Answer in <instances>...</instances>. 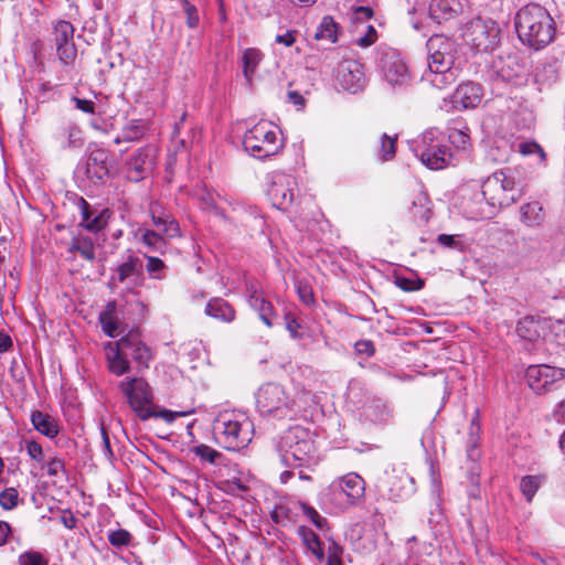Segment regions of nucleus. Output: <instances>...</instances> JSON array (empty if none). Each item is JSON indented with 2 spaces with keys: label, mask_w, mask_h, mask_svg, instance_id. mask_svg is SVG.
<instances>
[{
  "label": "nucleus",
  "mask_w": 565,
  "mask_h": 565,
  "mask_svg": "<svg viewBox=\"0 0 565 565\" xmlns=\"http://www.w3.org/2000/svg\"><path fill=\"white\" fill-rule=\"evenodd\" d=\"M483 202L469 211L470 217L490 220L500 210L515 203L522 196V186L510 169L489 175L481 185Z\"/></svg>",
  "instance_id": "nucleus-1"
},
{
  "label": "nucleus",
  "mask_w": 565,
  "mask_h": 565,
  "mask_svg": "<svg viewBox=\"0 0 565 565\" xmlns=\"http://www.w3.org/2000/svg\"><path fill=\"white\" fill-rule=\"evenodd\" d=\"M428 70L422 79L433 87L445 89L454 84L458 76L455 67L457 46L449 38L436 34L427 41Z\"/></svg>",
  "instance_id": "nucleus-2"
},
{
  "label": "nucleus",
  "mask_w": 565,
  "mask_h": 565,
  "mask_svg": "<svg viewBox=\"0 0 565 565\" xmlns=\"http://www.w3.org/2000/svg\"><path fill=\"white\" fill-rule=\"evenodd\" d=\"M514 22L519 39L534 50L546 46L553 40L554 21L541 4H526L518 11Z\"/></svg>",
  "instance_id": "nucleus-3"
},
{
  "label": "nucleus",
  "mask_w": 565,
  "mask_h": 565,
  "mask_svg": "<svg viewBox=\"0 0 565 565\" xmlns=\"http://www.w3.org/2000/svg\"><path fill=\"white\" fill-rule=\"evenodd\" d=\"M276 451L284 466L302 468L317 465L319 458L311 433L294 426L284 431L275 444Z\"/></svg>",
  "instance_id": "nucleus-4"
},
{
  "label": "nucleus",
  "mask_w": 565,
  "mask_h": 565,
  "mask_svg": "<svg viewBox=\"0 0 565 565\" xmlns=\"http://www.w3.org/2000/svg\"><path fill=\"white\" fill-rule=\"evenodd\" d=\"M364 493V479L355 472H350L323 488L318 499L324 511L339 513L358 505L363 500Z\"/></svg>",
  "instance_id": "nucleus-5"
},
{
  "label": "nucleus",
  "mask_w": 565,
  "mask_h": 565,
  "mask_svg": "<svg viewBox=\"0 0 565 565\" xmlns=\"http://www.w3.org/2000/svg\"><path fill=\"white\" fill-rule=\"evenodd\" d=\"M255 399L263 417L291 420L300 413L296 395L279 383L263 384L255 393Z\"/></svg>",
  "instance_id": "nucleus-6"
},
{
  "label": "nucleus",
  "mask_w": 565,
  "mask_h": 565,
  "mask_svg": "<svg viewBox=\"0 0 565 565\" xmlns=\"http://www.w3.org/2000/svg\"><path fill=\"white\" fill-rule=\"evenodd\" d=\"M217 443L227 450L245 448L253 438L254 424L244 413L222 415L214 425Z\"/></svg>",
  "instance_id": "nucleus-7"
},
{
  "label": "nucleus",
  "mask_w": 565,
  "mask_h": 565,
  "mask_svg": "<svg viewBox=\"0 0 565 565\" xmlns=\"http://www.w3.org/2000/svg\"><path fill=\"white\" fill-rule=\"evenodd\" d=\"M243 145L250 156L265 159L281 150L282 140L276 126L269 121H259L245 132Z\"/></svg>",
  "instance_id": "nucleus-8"
},
{
  "label": "nucleus",
  "mask_w": 565,
  "mask_h": 565,
  "mask_svg": "<svg viewBox=\"0 0 565 565\" xmlns=\"http://www.w3.org/2000/svg\"><path fill=\"white\" fill-rule=\"evenodd\" d=\"M501 30L492 19L477 17L462 28L465 42L476 52H492L500 43Z\"/></svg>",
  "instance_id": "nucleus-9"
},
{
  "label": "nucleus",
  "mask_w": 565,
  "mask_h": 565,
  "mask_svg": "<svg viewBox=\"0 0 565 565\" xmlns=\"http://www.w3.org/2000/svg\"><path fill=\"white\" fill-rule=\"evenodd\" d=\"M413 151L423 164L431 170H439L447 167L452 158L449 148L443 143L440 134L435 129L426 130L415 141Z\"/></svg>",
  "instance_id": "nucleus-10"
},
{
  "label": "nucleus",
  "mask_w": 565,
  "mask_h": 565,
  "mask_svg": "<svg viewBox=\"0 0 565 565\" xmlns=\"http://www.w3.org/2000/svg\"><path fill=\"white\" fill-rule=\"evenodd\" d=\"M119 388L127 398L130 408L141 420L151 418L149 407L153 404L150 385L142 377H128L120 382Z\"/></svg>",
  "instance_id": "nucleus-11"
},
{
  "label": "nucleus",
  "mask_w": 565,
  "mask_h": 565,
  "mask_svg": "<svg viewBox=\"0 0 565 565\" xmlns=\"http://www.w3.org/2000/svg\"><path fill=\"white\" fill-rule=\"evenodd\" d=\"M379 67L384 81L392 87H407L412 82L411 71L402 54L394 49L381 52Z\"/></svg>",
  "instance_id": "nucleus-12"
},
{
  "label": "nucleus",
  "mask_w": 565,
  "mask_h": 565,
  "mask_svg": "<svg viewBox=\"0 0 565 565\" xmlns=\"http://www.w3.org/2000/svg\"><path fill=\"white\" fill-rule=\"evenodd\" d=\"M298 192V183L294 175L285 172H274L267 189V195L273 206L287 210Z\"/></svg>",
  "instance_id": "nucleus-13"
},
{
  "label": "nucleus",
  "mask_w": 565,
  "mask_h": 565,
  "mask_svg": "<svg viewBox=\"0 0 565 565\" xmlns=\"http://www.w3.org/2000/svg\"><path fill=\"white\" fill-rule=\"evenodd\" d=\"M525 377L529 386L536 394H545L554 388V385L565 379V369L548 364L530 365Z\"/></svg>",
  "instance_id": "nucleus-14"
},
{
  "label": "nucleus",
  "mask_w": 565,
  "mask_h": 565,
  "mask_svg": "<svg viewBox=\"0 0 565 565\" xmlns=\"http://www.w3.org/2000/svg\"><path fill=\"white\" fill-rule=\"evenodd\" d=\"M482 95L480 84L475 82L462 83L448 98H444L443 108L447 111L450 109L462 110L476 108L481 103Z\"/></svg>",
  "instance_id": "nucleus-15"
},
{
  "label": "nucleus",
  "mask_w": 565,
  "mask_h": 565,
  "mask_svg": "<svg viewBox=\"0 0 565 565\" xmlns=\"http://www.w3.org/2000/svg\"><path fill=\"white\" fill-rule=\"evenodd\" d=\"M380 492L392 501L407 498L414 491L413 479L407 475L385 473L379 483Z\"/></svg>",
  "instance_id": "nucleus-16"
},
{
  "label": "nucleus",
  "mask_w": 565,
  "mask_h": 565,
  "mask_svg": "<svg viewBox=\"0 0 565 565\" xmlns=\"http://www.w3.org/2000/svg\"><path fill=\"white\" fill-rule=\"evenodd\" d=\"M337 81L343 89L356 93L365 82L363 66L358 61L344 60L338 66Z\"/></svg>",
  "instance_id": "nucleus-17"
},
{
  "label": "nucleus",
  "mask_w": 565,
  "mask_h": 565,
  "mask_svg": "<svg viewBox=\"0 0 565 565\" xmlns=\"http://www.w3.org/2000/svg\"><path fill=\"white\" fill-rule=\"evenodd\" d=\"M124 350L126 355H130L141 367H148L151 360L149 347L140 339L138 330H130L126 335L119 339V349Z\"/></svg>",
  "instance_id": "nucleus-18"
},
{
  "label": "nucleus",
  "mask_w": 565,
  "mask_h": 565,
  "mask_svg": "<svg viewBox=\"0 0 565 565\" xmlns=\"http://www.w3.org/2000/svg\"><path fill=\"white\" fill-rule=\"evenodd\" d=\"M468 9L467 0H431L429 15L437 23H441L457 19Z\"/></svg>",
  "instance_id": "nucleus-19"
},
{
  "label": "nucleus",
  "mask_w": 565,
  "mask_h": 565,
  "mask_svg": "<svg viewBox=\"0 0 565 565\" xmlns=\"http://www.w3.org/2000/svg\"><path fill=\"white\" fill-rule=\"evenodd\" d=\"M108 152L95 146L89 150L85 163V174L94 183H100L108 175Z\"/></svg>",
  "instance_id": "nucleus-20"
},
{
  "label": "nucleus",
  "mask_w": 565,
  "mask_h": 565,
  "mask_svg": "<svg viewBox=\"0 0 565 565\" xmlns=\"http://www.w3.org/2000/svg\"><path fill=\"white\" fill-rule=\"evenodd\" d=\"M156 151L152 147L138 149L128 161L129 178L136 182L145 178L154 164Z\"/></svg>",
  "instance_id": "nucleus-21"
},
{
  "label": "nucleus",
  "mask_w": 565,
  "mask_h": 565,
  "mask_svg": "<svg viewBox=\"0 0 565 565\" xmlns=\"http://www.w3.org/2000/svg\"><path fill=\"white\" fill-rule=\"evenodd\" d=\"M248 303L267 327L270 328L279 323L278 313L262 290H252L248 295Z\"/></svg>",
  "instance_id": "nucleus-22"
},
{
  "label": "nucleus",
  "mask_w": 565,
  "mask_h": 565,
  "mask_svg": "<svg viewBox=\"0 0 565 565\" xmlns=\"http://www.w3.org/2000/svg\"><path fill=\"white\" fill-rule=\"evenodd\" d=\"M78 207L82 214V225L90 232H99L106 227L110 217L108 209L100 211L93 210L90 204L83 198L78 199Z\"/></svg>",
  "instance_id": "nucleus-23"
},
{
  "label": "nucleus",
  "mask_w": 565,
  "mask_h": 565,
  "mask_svg": "<svg viewBox=\"0 0 565 565\" xmlns=\"http://www.w3.org/2000/svg\"><path fill=\"white\" fill-rule=\"evenodd\" d=\"M559 76V63L556 58H551L539 63L533 72L534 83L539 86V89L551 87L557 82Z\"/></svg>",
  "instance_id": "nucleus-24"
},
{
  "label": "nucleus",
  "mask_w": 565,
  "mask_h": 565,
  "mask_svg": "<svg viewBox=\"0 0 565 565\" xmlns=\"http://www.w3.org/2000/svg\"><path fill=\"white\" fill-rule=\"evenodd\" d=\"M132 235L135 241L149 252L164 254L169 247L164 236L152 230L139 226L132 232Z\"/></svg>",
  "instance_id": "nucleus-25"
},
{
  "label": "nucleus",
  "mask_w": 565,
  "mask_h": 565,
  "mask_svg": "<svg viewBox=\"0 0 565 565\" xmlns=\"http://www.w3.org/2000/svg\"><path fill=\"white\" fill-rule=\"evenodd\" d=\"M160 206L158 204L151 206V220L154 226H157L164 236L169 238L179 237L181 235L180 226L177 220L164 211L159 212Z\"/></svg>",
  "instance_id": "nucleus-26"
},
{
  "label": "nucleus",
  "mask_w": 565,
  "mask_h": 565,
  "mask_svg": "<svg viewBox=\"0 0 565 565\" xmlns=\"http://www.w3.org/2000/svg\"><path fill=\"white\" fill-rule=\"evenodd\" d=\"M54 138L62 149L81 148L84 145L83 131L75 124H67L60 127Z\"/></svg>",
  "instance_id": "nucleus-27"
},
{
  "label": "nucleus",
  "mask_w": 565,
  "mask_h": 565,
  "mask_svg": "<svg viewBox=\"0 0 565 565\" xmlns=\"http://www.w3.org/2000/svg\"><path fill=\"white\" fill-rule=\"evenodd\" d=\"M30 419L33 428L50 439L55 438L60 433L58 422L47 413L33 411Z\"/></svg>",
  "instance_id": "nucleus-28"
},
{
  "label": "nucleus",
  "mask_w": 565,
  "mask_h": 565,
  "mask_svg": "<svg viewBox=\"0 0 565 565\" xmlns=\"http://www.w3.org/2000/svg\"><path fill=\"white\" fill-rule=\"evenodd\" d=\"M537 328L543 332V339L550 338L558 345L565 347V321L553 319L551 317H543L537 321Z\"/></svg>",
  "instance_id": "nucleus-29"
},
{
  "label": "nucleus",
  "mask_w": 565,
  "mask_h": 565,
  "mask_svg": "<svg viewBox=\"0 0 565 565\" xmlns=\"http://www.w3.org/2000/svg\"><path fill=\"white\" fill-rule=\"evenodd\" d=\"M108 367L111 373L122 375L129 371L130 364L124 350L119 349V340L115 343L109 342L106 347Z\"/></svg>",
  "instance_id": "nucleus-30"
},
{
  "label": "nucleus",
  "mask_w": 565,
  "mask_h": 565,
  "mask_svg": "<svg viewBox=\"0 0 565 565\" xmlns=\"http://www.w3.org/2000/svg\"><path fill=\"white\" fill-rule=\"evenodd\" d=\"M297 533L300 536L307 551L310 552L319 563L324 562V550L322 547V542L317 533L305 525L299 526Z\"/></svg>",
  "instance_id": "nucleus-31"
},
{
  "label": "nucleus",
  "mask_w": 565,
  "mask_h": 565,
  "mask_svg": "<svg viewBox=\"0 0 565 565\" xmlns=\"http://www.w3.org/2000/svg\"><path fill=\"white\" fill-rule=\"evenodd\" d=\"M541 319H543V317L526 316L519 320L515 330L518 335L531 343H535L543 339V332L537 328V321Z\"/></svg>",
  "instance_id": "nucleus-32"
},
{
  "label": "nucleus",
  "mask_w": 565,
  "mask_h": 565,
  "mask_svg": "<svg viewBox=\"0 0 565 565\" xmlns=\"http://www.w3.org/2000/svg\"><path fill=\"white\" fill-rule=\"evenodd\" d=\"M264 55L258 49L249 47L243 51L241 62L243 75L248 85H252L253 77Z\"/></svg>",
  "instance_id": "nucleus-33"
},
{
  "label": "nucleus",
  "mask_w": 565,
  "mask_h": 565,
  "mask_svg": "<svg viewBox=\"0 0 565 565\" xmlns=\"http://www.w3.org/2000/svg\"><path fill=\"white\" fill-rule=\"evenodd\" d=\"M493 73L502 81L510 82L518 77V63L515 56L497 57L492 62Z\"/></svg>",
  "instance_id": "nucleus-34"
},
{
  "label": "nucleus",
  "mask_w": 565,
  "mask_h": 565,
  "mask_svg": "<svg viewBox=\"0 0 565 565\" xmlns=\"http://www.w3.org/2000/svg\"><path fill=\"white\" fill-rule=\"evenodd\" d=\"M392 414V407L382 399H373L364 406V415L373 423H386Z\"/></svg>",
  "instance_id": "nucleus-35"
},
{
  "label": "nucleus",
  "mask_w": 565,
  "mask_h": 565,
  "mask_svg": "<svg viewBox=\"0 0 565 565\" xmlns=\"http://www.w3.org/2000/svg\"><path fill=\"white\" fill-rule=\"evenodd\" d=\"M205 313L225 322H231L235 318L234 309L222 298L211 299L205 307Z\"/></svg>",
  "instance_id": "nucleus-36"
},
{
  "label": "nucleus",
  "mask_w": 565,
  "mask_h": 565,
  "mask_svg": "<svg viewBox=\"0 0 565 565\" xmlns=\"http://www.w3.org/2000/svg\"><path fill=\"white\" fill-rule=\"evenodd\" d=\"M143 264L140 258L129 255L117 268L119 280L138 278L142 274Z\"/></svg>",
  "instance_id": "nucleus-37"
},
{
  "label": "nucleus",
  "mask_w": 565,
  "mask_h": 565,
  "mask_svg": "<svg viewBox=\"0 0 565 565\" xmlns=\"http://www.w3.org/2000/svg\"><path fill=\"white\" fill-rule=\"evenodd\" d=\"M521 220L527 226H540L544 222L543 207L539 202H530L521 206Z\"/></svg>",
  "instance_id": "nucleus-38"
},
{
  "label": "nucleus",
  "mask_w": 565,
  "mask_h": 565,
  "mask_svg": "<svg viewBox=\"0 0 565 565\" xmlns=\"http://www.w3.org/2000/svg\"><path fill=\"white\" fill-rule=\"evenodd\" d=\"M145 134V127L141 120L132 119L126 124L120 135H118L114 142L119 145L121 142L138 141Z\"/></svg>",
  "instance_id": "nucleus-39"
},
{
  "label": "nucleus",
  "mask_w": 565,
  "mask_h": 565,
  "mask_svg": "<svg viewBox=\"0 0 565 565\" xmlns=\"http://www.w3.org/2000/svg\"><path fill=\"white\" fill-rule=\"evenodd\" d=\"M411 213L414 218L420 222H428L431 217V210L429 207L428 198L425 194L419 193L413 201Z\"/></svg>",
  "instance_id": "nucleus-40"
},
{
  "label": "nucleus",
  "mask_w": 565,
  "mask_h": 565,
  "mask_svg": "<svg viewBox=\"0 0 565 565\" xmlns=\"http://www.w3.org/2000/svg\"><path fill=\"white\" fill-rule=\"evenodd\" d=\"M338 24L331 17H324L315 34L317 40H328L330 43H335L338 40Z\"/></svg>",
  "instance_id": "nucleus-41"
},
{
  "label": "nucleus",
  "mask_w": 565,
  "mask_h": 565,
  "mask_svg": "<svg viewBox=\"0 0 565 565\" xmlns=\"http://www.w3.org/2000/svg\"><path fill=\"white\" fill-rule=\"evenodd\" d=\"M74 26L71 22L61 20L54 26V41L56 45L67 44L73 41Z\"/></svg>",
  "instance_id": "nucleus-42"
},
{
  "label": "nucleus",
  "mask_w": 565,
  "mask_h": 565,
  "mask_svg": "<svg viewBox=\"0 0 565 565\" xmlns=\"http://www.w3.org/2000/svg\"><path fill=\"white\" fill-rule=\"evenodd\" d=\"M70 250L79 253L85 259L88 260H92L95 257L94 244L89 237L73 238Z\"/></svg>",
  "instance_id": "nucleus-43"
},
{
  "label": "nucleus",
  "mask_w": 565,
  "mask_h": 565,
  "mask_svg": "<svg viewBox=\"0 0 565 565\" xmlns=\"http://www.w3.org/2000/svg\"><path fill=\"white\" fill-rule=\"evenodd\" d=\"M397 137H391L383 134L381 137V146L379 150V159L383 162L390 161L395 157Z\"/></svg>",
  "instance_id": "nucleus-44"
},
{
  "label": "nucleus",
  "mask_w": 565,
  "mask_h": 565,
  "mask_svg": "<svg viewBox=\"0 0 565 565\" xmlns=\"http://www.w3.org/2000/svg\"><path fill=\"white\" fill-rule=\"evenodd\" d=\"M191 451L202 461L213 465H216L218 459L222 458V454L220 451L204 444L192 447Z\"/></svg>",
  "instance_id": "nucleus-45"
},
{
  "label": "nucleus",
  "mask_w": 565,
  "mask_h": 565,
  "mask_svg": "<svg viewBox=\"0 0 565 565\" xmlns=\"http://www.w3.org/2000/svg\"><path fill=\"white\" fill-rule=\"evenodd\" d=\"M193 411L189 412H173L166 408H160L159 406L152 404L151 407H149V413L151 414V418H161L166 423L171 424L178 417H184L189 414H191Z\"/></svg>",
  "instance_id": "nucleus-46"
},
{
  "label": "nucleus",
  "mask_w": 565,
  "mask_h": 565,
  "mask_svg": "<svg viewBox=\"0 0 565 565\" xmlns=\"http://www.w3.org/2000/svg\"><path fill=\"white\" fill-rule=\"evenodd\" d=\"M20 503L19 492L15 488L9 487L0 491V507L3 510L11 511Z\"/></svg>",
  "instance_id": "nucleus-47"
},
{
  "label": "nucleus",
  "mask_w": 565,
  "mask_h": 565,
  "mask_svg": "<svg viewBox=\"0 0 565 565\" xmlns=\"http://www.w3.org/2000/svg\"><path fill=\"white\" fill-rule=\"evenodd\" d=\"M108 542L116 548H122L130 545L132 540L131 534L124 529L109 531L107 534Z\"/></svg>",
  "instance_id": "nucleus-48"
},
{
  "label": "nucleus",
  "mask_w": 565,
  "mask_h": 565,
  "mask_svg": "<svg viewBox=\"0 0 565 565\" xmlns=\"http://www.w3.org/2000/svg\"><path fill=\"white\" fill-rule=\"evenodd\" d=\"M274 523L286 526L292 521L291 509L286 504H277L270 513Z\"/></svg>",
  "instance_id": "nucleus-49"
},
{
  "label": "nucleus",
  "mask_w": 565,
  "mask_h": 565,
  "mask_svg": "<svg viewBox=\"0 0 565 565\" xmlns=\"http://www.w3.org/2000/svg\"><path fill=\"white\" fill-rule=\"evenodd\" d=\"M56 51H57L60 61L64 65H71L74 63L76 55H77V50H76L74 42H68L67 44L56 45Z\"/></svg>",
  "instance_id": "nucleus-50"
},
{
  "label": "nucleus",
  "mask_w": 565,
  "mask_h": 565,
  "mask_svg": "<svg viewBox=\"0 0 565 565\" xmlns=\"http://www.w3.org/2000/svg\"><path fill=\"white\" fill-rule=\"evenodd\" d=\"M146 269L149 273L151 279H156V280L164 279V276L162 273L166 269V265L160 258L147 256Z\"/></svg>",
  "instance_id": "nucleus-51"
},
{
  "label": "nucleus",
  "mask_w": 565,
  "mask_h": 565,
  "mask_svg": "<svg viewBox=\"0 0 565 565\" xmlns=\"http://www.w3.org/2000/svg\"><path fill=\"white\" fill-rule=\"evenodd\" d=\"M299 507L303 514L316 525L317 529L323 530L327 526V519L321 516L315 508L303 502H300Z\"/></svg>",
  "instance_id": "nucleus-52"
},
{
  "label": "nucleus",
  "mask_w": 565,
  "mask_h": 565,
  "mask_svg": "<svg viewBox=\"0 0 565 565\" xmlns=\"http://www.w3.org/2000/svg\"><path fill=\"white\" fill-rule=\"evenodd\" d=\"M520 488L526 501L530 502L539 489V479L534 476H525L521 479Z\"/></svg>",
  "instance_id": "nucleus-53"
},
{
  "label": "nucleus",
  "mask_w": 565,
  "mask_h": 565,
  "mask_svg": "<svg viewBox=\"0 0 565 565\" xmlns=\"http://www.w3.org/2000/svg\"><path fill=\"white\" fill-rule=\"evenodd\" d=\"M436 241L440 246L449 249L459 252L465 249V243L460 239L459 235L439 234Z\"/></svg>",
  "instance_id": "nucleus-54"
},
{
  "label": "nucleus",
  "mask_w": 565,
  "mask_h": 565,
  "mask_svg": "<svg viewBox=\"0 0 565 565\" xmlns=\"http://www.w3.org/2000/svg\"><path fill=\"white\" fill-rule=\"evenodd\" d=\"M180 1L183 7V11L186 15V25L190 29L198 28V25L200 23V17H199L196 7L194 4H192L191 2H189V0H180Z\"/></svg>",
  "instance_id": "nucleus-55"
},
{
  "label": "nucleus",
  "mask_w": 565,
  "mask_h": 565,
  "mask_svg": "<svg viewBox=\"0 0 565 565\" xmlns=\"http://www.w3.org/2000/svg\"><path fill=\"white\" fill-rule=\"evenodd\" d=\"M98 319L102 326V330L106 335L110 338H116L118 335V324L116 317H107V315H99Z\"/></svg>",
  "instance_id": "nucleus-56"
},
{
  "label": "nucleus",
  "mask_w": 565,
  "mask_h": 565,
  "mask_svg": "<svg viewBox=\"0 0 565 565\" xmlns=\"http://www.w3.org/2000/svg\"><path fill=\"white\" fill-rule=\"evenodd\" d=\"M294 288L302 303L308 307L316 303L312 285H294Z\"/></svg>",
  "instance_id": "nucleus-57"
},
{
  "label": "nucleus",
  "mask_w": 565,
  "mask_h": 565,
  "mask_svg": "<svg viewBox=\"0 0 565 565\" xmlns=\"http://www.w3.org/2000/svg\"><path fill=\"white\" fill-rule=\"evenodd\" d=\"M20 565H49L47 559L39 552H25L19 556Z\"/></svg>",
  "instance_id": "nucleus-58"
},
{
  "label": "nucleus",
  "mask_w": 565,
  "mask_h": 565,
  "mask_svg": "<svg viewBox=\"0 0 565 565\" xmlns=\"http://www.w3.org/2000/svg\"><path fill=\"white\" fill-rule=\"evenodd\" d=\"M285 326L291 338L301 339L302 334L299 332L301 329L300 322L296 319V317L291 312H287L284 316Z\"/></svg>",
  "instance_id": "nucleus-59"
},
{
  "label": "nucleus",
  "mask_w": 565,
  "mask_h": 565,
  "mask_svg": "<svg viewBox=\"0 0 565 565\" xmlns=\"http://www.w3.org/2000/svg\"><path fill=\"white\" fill-rule=\"evenodd\" d=\"M25 450L29 457L36 461H44V452L42 446L35 440H25Z\"/></svg>",
  "instance_id": "nucleus-60"
},
{
  "label": "nucleus",
  "mask_w": 565,
  "mask_h": 565,
  "mask_svg": "<svg viewBox=\"0 0 565 565\" xmlns=\"http://www.w3.org/2000/svg\"><path fill=\"white\" fill-rule=\"evenodd\" d=\"M46 473L50 477H58L60 473L65 472L64 461L57 457L50 458L46 463Z\"/></svg>",
  "instance_id": "nucleus-61"
},
{
  "label": "nucleus",
  "mask_w": 565,
  "mask_h": 565,
  "mask_svg": "<svg viewBox=\"0 0 565 565\" xmlns=\"http://www.w3.org/2000/svg\"><path fill=\"white\" fill-rule=\"evenodd\" d=\"M449 140L457 147L465 148L469 143L470 137L461 129H452L449 134Z\"/></svg>",
  "instance_id": "nucleus-62"
},
{
  "label": "nucleus",
  "mask_w": 565,
  "mask_h": 565,
  "mask_svg": "<svg viewBox=\"0 0 565 565\" xmlns=\"http://www.w3.org/2000/svg\"><path fill=\"white\" fill-rule=\"evenodd\" d=\"M100 436H102L103 454L107 460L113 461L115 458V455H114V451L110 446V440H109L107 429L104 425L100 426Z\"/></svg>",
  "instance_id": "nucleus-63"
},
{
  "label": "nucleus",
  "mask_w": 565,
  "mask_h": 565,
  "mask_svg": "<svg viewBox=\"0 0 565 565\" xmlns=\"http://www.w3.org/2000/svg\"><path fill=\"white\" fill-rule=\"evenodd\" d=\"M470 478V487L468 488V495L471 499L479 500L481 498L480 489H479V475L475 473L472 470L469 473Z\"/></svg>",
  "instance_id": "nucleus-64"
}]
</instances>
